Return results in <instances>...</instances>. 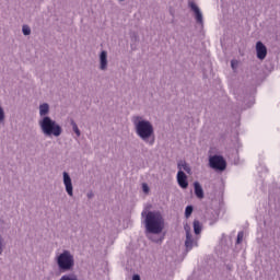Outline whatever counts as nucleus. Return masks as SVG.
<instances>
[{"label":"nucleus","instance_id":"7","mask_svg":"<svg viewBox=\"0 0 280 280\" xmlns=\"http://www.w3.org/2000/svg\"><path fill=\"white\" fill-rule=\"evenodd\" d=\"M62 176L66 192L68 196L73 197V182L71 180V175H69L67 172H63Z\"/></svg>","mask_w":280,"mask_h":280},{"label":"nucleus","instance_id":"20","mask_svg":"<svg viewBox=\"0 0 280 280\" xmlns=\"http://www.w3.org/2000/svg\"><path fill=\"white\" fill-rule=\"evenodd\" d=\"M243 240H244V232H238L236 244H242Z\"/></svg>","mask_w":280,"mask_h":280},{"label":"nucleus","instance_id":"24","mask_svg":"<svg viewBox=\"0 0 280 280\" xmlns=\"http://www.w3.org/2000/svg\"><path fill=\"white\" fill-rule=\"evenodd\" d=\"M132 280H141V277L139 275H133Z\"/></svg>","mask_w":280,"mask_h":280},{"label":"nucleus","instance_id":"12","mask_svg":"<svg viewBox=\"0 0 280 280\" xmlns=\"http://www.w3.org/2000/svg\"><path fill=\"white\" fill-rule=\"evenodd\" d=\"M39 117L40 119L49 117V105L47 103H43L39 105Z\"/></svg>","mask_w":280,"mask_h":280},{"label":"nucleus","instance_id":"15","mask_svg":"<svg viewBox=\"0 0 280 280\" xmlns=\"http://www.w3.org/2000/svg\"><path fill=\"white\" fill-rule=\"evenodd\" d=\"M192 226L195 235H200V233H202V223H200V221L195 220Z\"/></svg>","mask_w":280,"mask_h":280},{"label":"nucleus","instance_id":"11","mask_svg":"<svg viewBox=\"0 0 280 280\" xmlns=\"http://www.w3.org/2000/svg\"><path fill=\"white\" fill-rule=\"evenodd\" d=\"M177 183L182 189H187V187H189V182H187V174H185V172H177Z\"/></svg>","mask_w":280,"mask_h":280},{"label":"nucleus","instance_id":"3","mask_svg":"<svg viewBox=\"0 0 280 280\" xmlns=\"http://www.w3.org/2000/svg\"><path fill=\"white\" fill-rule=\"evenodd\" d=\"M55 264L59 272H71L75 268V256L68 249H63L61 253L56 254Z\"/></svg>","mask_w":280,"mask_h":280},{"label":"nucleus","instance_id":"13","mask_svg":"<svg viewBox=\"0 0 280 280\" xmlns=\"http://www.w3.org/2000/svg\"><path fill=\"white\" fill-rule=\"evenodd\" d=\"M177 168L179 170V172H183L184 170V172H186L187 174H191V167L185 161H179L177 163Z\"/></svg>","mask_w":280,"mask_h":280},{"label":"nucleus","instance_id":"6","mask_svg":"<svg viewBox=\"0 0 280 280\" xmlns=\"http://www.w3.org/2000/svg\"><path fill=\"white\" fill-rule=\"evenodd\" d=\"M184 229L186 231L185 248L187 253H189V250H191L195 246H198V238L194 237L191 234V228H189V225H185Z\"/></svg>","mask_w":280,"mask_h":280},{"label":"nucleus","instance_id":"10","mask_svg":"<svg viewBox=\"0 0 280 280\" xmlns=\"http://www.w3.org/2000/svg\"><path fill=\"white\" fill-rule=\"evenodd\" d=\"M98 69L101 71H106L108 69V52L106 50H103L100 54V67Z\"/></svg>","mask_w":280,"mask_h":280},{"label":"nucleus","instance_id":"16","mask_svg":"<svg viewBox=\"0 0 280 280\" xmlns=\"http://www.w3.org/2000/svg\"><path fill=\"white\" fill-rule=\"evenodd\" d=\"M70 126H72V130L77 135V137H81L82 132L80 131V128H78V124L75 122V120L71 119Z\"/></svg>","mask_w":280,"mask_h":280},{"label":"nucleus","instance_id":"25","mask_svg":"<svg viewBox=\"0 0 280 280\" xmlns=\"http://www.w3.org/2000/svg\"><path fill=\"white\" fill-rule=\"evenodd\" d=\"M231 67L232 69H235V63L233 61L231 62Z\"/></svg>","mask_w":280,"mask_h":280},{"label":"nucleus","instance_id":"17","mask_svg":"<svg viewBox=\"0 0 280 280\" xmlns=\"http://www.w3.org/2000/svg\"><path fill=\"white\" fill-rule=\"evenodd\" d=\"M59 280H80L75 273H66Z\"/></svg>","mask_w":280,"mask_h":280},{"label":"nucleus","instance_id":"19","mask_svg":"<svg viewBox=\"0 0 280 280\" xmlns=\"http://www.w3.org/2000/svg\"><path fill=\"white\" fill-rule=\"evenodd\" d=\"M22 34H24V36H30V34H32V28H30L27 25H23Z\"/></svg>","mask_w":280,"mask_h":280},{"label":"nucleus","instance_id":"22","mask_svg":"<svg viewBox=\"0 0 280 280\" xmlns=\"http://www.w3.org/2000/svg\"><path fill=\"white\" fill-rule=\"evenodd\" d=\"M142 190L144 194H149L150 192V186H148V184L143 183L142 184Z\"/></svg>","mask_w":280,"mask_h":280},{"label":"nucleus","instance_id":"2","mask_svg":"<svg viewBox=\"0 0 280 280\" xmlns=\"http://www.w3.org/2000/svg\"><path fill=\"white\" fill-rule=\"evenodd\" d=\"M131 122L133 124L135 132L141 141L147 143V145H154V125L143 116L135 115L131 117Z\"/></svg>","mask_w":280,"mask_h":280},{"label":"nucleus","instance_id":"18","mask_svg":"<svg viewBox=\"0 0 280 280\" xmlns=\"http://www.w3.org/2000/svg\"><path fill=\"white\" fill-rule=\"evenodd\" d=\"M191 213H194V206H187L185 209V218H191Z\"/></svg>","mask_w":280,"mask_h":280},{"label":"nucleus","instance_id":"9","mask_svg":"<svg viewBox=\"0 0 280 280\" xmlns=\"http://www.w3.org/2000/svg\"><path fill=\"white\" fill-rule=\"evenodd\" d=\"M256 54L258 60H266V56H268V48L261 42L256 43Z\"/></svg>","mask_w":280,"mask_h":280},{"label":"nucleus","instance_id":"21","mask_svg":"<svg viewBox=\"0 0 280 280\" xmlns=\"http://www.w3.org/2000/svg\"><path fill=\"white\" fill-rule=\"evenodd\" d=\"M3 235L0 233V255H3Z\"/></svg>","mask_w":280,"mask_h":280},{"label":"nucleus","instance_id":"4","mask_svg":"<svg viewBox=\"0 0 280 280\" xmlns=\"http://www.w3.org/2000/svg\"><path fill=\"white\" fill-rule=\"evenodd\" d=\"M38 126L45 137H60L62 135V126L51 117L39 118Z\"/></svg>","mask_w":280,"mask_h":280},{"label":"nucleus","instance_id":"1","mask_svg":"<svg viewBox=\"0 0 280 280\" xmlns=\"http://www.w3.org/2000/svg\"><path fill=\"white\" fill-rule=\"evenodd\" d=\"M141 217L144 218L145 234L149 240H152L151 235H161L163 229H165V219L159 210L147 211L143 210Z\"/></svg>","mask_w":280,"mask_h":280},{"label":"nucleus","instance_id":"8","mask_svg":"<svg viewBox=\"0 0 280 280\" xmlns=\"http://www.w3.org/2000/svg\"><path fill=\"white\" fill-rule=\"evenodd\" d=\"M189 8H190V10L194 11L196 22H197L199 25H203L205 20H203V18H202V11H200V8H198V7L196 5V2H189Z\"/></svg>","mask_w":280,"mask_h":280},{"label":"nucleus","instance_id":"26","mask_svg":"<svg viewBox=\"0 0 280 280\" xmlns=\"http://www.w3.org/2000/svg\"><path fill=\"white\" fill-rule=\"evenodd\" d=\"M213 224V222H210V225H212Z\"/></svg>","mask_w":280,"mask_h":280},{"label":"nucleus","instance_id":"23","mask_svg":"<svg viewBox=\"0 0 280 280\" xmlns=\"http://www.w3.org/2000/svg\"><path fill=\"white\" fill-rule=\"evenodd\" d=\"M93 196H95V195L93 194V191H90V192H88V195H86V197H88L89 199L93 198Z\"/></svg>","mask_w":280,"mask_h":280},{"label":"nucleus","instance_id":"14","mask_svg":"<svg viewBox=\"0 0 280 280\" xmlns=\"http://www.w3.org/2000/svg\"><path fill=\"white\" fill-rule=\"evenodd\" d=\"M194 187H195V195L197 196V198H205V191L202 190V186H200V183L195 182Z\"/></svg>","mask_w":280,"mask_h":280},{"label":"nucleus","instance_id":"5","mask_svg":"<svg viewBox=\"0 0 280 280\" xmlns=\"http://www.w3.org/2000/svg\"><path fill=\"white\" fill-rule=\"evenodd\" d=\"M209 166L217 172L226 170V160L222 155H211L209 158Z\"/></svg>","mask_w":280,"mask_h":280}]
</instances>
